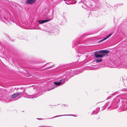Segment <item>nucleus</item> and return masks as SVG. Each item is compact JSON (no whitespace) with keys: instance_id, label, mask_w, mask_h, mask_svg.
Instances as JSON below:
<instances>
[{"instance_id":"f257e3e1","label":"nucleus","mask_w":127,"mask_h":127,"mask_svg":"<svg viewBox=\"0 0 127 127\" xmlns=\"http://www.w3.org/2000/svg\"><path fill=\"white\" fill-rule=\"evenodd\" d=\"M109 52V51L108 50H100L95 52L94 55L96 58H101L106 55Z\"/></svg>"},{"instance_id":"f03ea898","label":"nucleus","mask_w":127,"mask_h":127,"mask_svg":"<svg viewBox=\"0 0 127 127\" xmlns=\"http://www.w3.org/2000/svg\"><path fill=\"white\" fill-rule=\"evenodd\" d=\"M65 83V80L64 79H63L59 81V82H53L54 84H55L56 86H59L62 84H64Z\"/></svg>"},{"instance_id":"7ed1b4c3","label":"nucleus","mask_w":127,"mask_h":127,"mask_svg":"<svg viewBox=\"0 0 127 127\" xmlns=\"http://www.w3.org/2000/svg\"><path fill=\"white\" fill-rule=\"evenodd\" d=\"M119 99L118 98L115 99L113 101V105L114 108H117L118 105V104L119 102Z\"/></svg>"},{"instance_id":"20e7f679","label":"nucleus","mask_w":127,"mask_h":127,"mask_svg":"<svg viewBox=\"0 0 127 127\" xmlns=\"http://www.w3.org/2000/svg\"><path fill=\"white\" fill-rule=\"evenodd\" d=\"M19 95V94L18 93L14 94L11 95V97L12 98V99L13 100H17L19 98L18 97V95Z\"/></svg>"},{"instance_id":"39448f33","label":"nucleus","mask_w":127,"mask_h":127,"mask_svg":"<svg viewBox=\"0 0 127 127\" xmlns=\"http://www.w3.org/2000/svg\"><path fill=\"white\" fill-rule=\"evenodd\" d=\"M37 0H27L26 1V3H28L29 4H32L34 3Z\"/></svg>"},{"instance_id":"423d86ee","label":"nucleus","mask_w":127,"mask_h":127,"mask_svg":"<svg viewBox=\"0 0 127 127\" xmlns=\"http://www.w3.org/2000/svg\"><path fill=\"white\" fill-rule=\"evenodd\" d=\"M24 23L23 21L21 20L20 22L18 24V26L20 27L23 28L24 27Z\"/></svg>"},{"instance_id":"0eeeda50","label":"nucleus","mask_w":127,"mask_h":127,"mask_svg":"<svg viewBox=\"0 0 127 127\" xmlns=\"http://www.w3.org/2000/svg\"><path fill=\"white\" fill-rule=\"evenodd\" d=\"M49 21H50V20H40L38 21V23H39V24H41L43 23L46 22H48Z\"/></svg>"},{"instance_id":"6e6552de","label":"nucleus","mask_w":127,"mask_h":127,"mask_svg":"<svg viewBox=\"0 0 127 127\" xmlns=\"http://www.w3.org/2000/svg\"><path fill=\"white\" fill-rule=\"evenodd\" d=\"M112 35V34L111 33H110L109 34V35L107 36L106 37L102 39V40H101L100 41H103L104 40H105L107 39L108 38H109Z\"/></svg>"},{"instance_id":"1a4fd4ad","label":"nucleus","mask_w":127,"mask_h":127,"mask_svg":"<svg viewBox=\"0 0 127 127\" xmlns=\"http://www.w3.org/2000/svg\"><path fill=\"white\" fill-rule=\"evenodd\" d=\"M102 61V59H96L95 60V61L97 63L100 62Z\"/></svg>"},{"instance_id":"9d476101","label":"nucleus","mask_w":127,"mask_h":127,"mask_svg":"<svg viewBox=\"0 0 127 127\" xmlns=\"http://www.w3.org/2000/svg\"><path fill=\"white\" fill-rule=\"evenodd\" d=\"M37 119H38V120H42L43 119H41V118H37Z\"/></svg>"},{"instance_id":"9b49d317","label":"nucleus","mask_w":127,"mask_h":127,"mask_svg":"<svg viewBox=\"0 0 127 127\" xmlns=\"http://www.w3.org/2000/svg\"><path fill=\"white\" fill-rule=\"evenodd\" d=\"M54 88H51V89L49 90H51L52 89H53Z\"/></svg>"},{"instance_id":"f8f14e48","label":"nucleus","mask_w":127,"mask_h":127,"mask_svg":"<svg viewBox=\"0 0 127 127\" xmlns=\"http://www.w3.org/2000/svg\"><path fill=\"white\" fill-rule=\"evenodd\" d=\"M65 115H61V116H65Z\"/></svg>"}]
</instances>
